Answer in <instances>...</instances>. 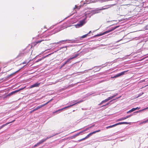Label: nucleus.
<instances>
[{
	"mask_svg": "<svg viewBox=\"0 0 148 148\" xmlns=\"http://www.w3.org/2000/svg\"><path fill=\"white\" fill-rule=\"evenodd\" d=\"M86 16L83 20L80 21L79 23L75 25L76 27V28H79L82 26L86 23Z\"/></svg>",
	"mask_w": 148,
	"mask_h": 148,
	"instance_id": "f257e3e1",
	"label": "nucleus"
},
{
	"mask_svg": "<svg viewBox=\"0 0 148 148\" xmlns=\"http://www.w3.org/2000/svg\"><path fill=\"white\" fill-rule=\"evenodd\" d=\"M118 27V26H116V27H114V28H112V29H110V30H108V31H107L105 32H104L103 33H102L101 34H97V36H100L104 35L106 34H107L109 32H110L113 31L114 29H116Z\"/></svg>",
	"mask_w": 148,
	"mask_h": 148,
	"instance_id": "f03ea898",
	"label": "nucleus"
},
{
	"mask_svg": "<svg viewBox=\"0 0 148 148\" xmlns=\"http://www.w3.org/2000/svg\"><path fill=\"white\" fill-rule=\"evenodd\" d=\"M83 100H81V101H78V102H77V103H75V104H72V105H70V106H67L66 107H65L64 108H62V109H61L58 110H57L56 111H55V112H53V114H54V113H56V112H58V111H60V110H63V109H64L66 108H69V107H71V106H73L74 105H75V104H77V103H81V102H83Z\"/></svg>",
	"mask_w": 148,
	"mask_h": 148,
	"instance_id": "7ed1b4c3",
	"label": "nucleus"
},
{
	"mask_svg": "<svg viewBox=\"0 0 148 148\" xmlns=\"http://www.w3.org/2000/svg\"><path fill=\"white\" fill-rule=\"evenodd\" d=\"M40 84V83H36L35 84L31 85L29 88H33L35 87H38Z\"/></svg>",
	"mask_w": 148,
	"mask_h": 148,
	"instance_id": "20e7f679",
	"label": "nucleus"
},
{
	"mask_svg": "<svg viewBox=\"0 0 148 148\" xmlns=\"http://www.w3.org/2000/svg\"><path fill=\"white\" fill-rule=\"evenodd\" d=\"M111 7V5H108L104 6L103 7H102L101 8L99 9V10H106L108 9L109 8H110Z\"/></svg>",
	"mask_w": 148,
	"mask_h": 148,
	"instance_id": "39448f33",
	"label": "nucleus"
},
{
	"mask_svg": "<svg viewBox=\"0 0 148 148\" xmlns=\"http://www.w3.org/2000/svg\"><path fill=\"white\" fill-rule=\"evenodd\" d=\"M79 55V53L76 54L74 56H73V57H72L71 58H69V59H68L66 62L67 63L69 62V61L71 60H72L74 58H76Z\"/></svg>",
	"mask_w": 148,
	"mask_h": 148,
	"instance_id": "423d86ee",
	"label": "nucleus"
},
{
	"mask_svg": "<svg viewBox=\"0 0 148 148\" xmlns=\"http://www.w3.org/2000/svg\"><path fill=\"white\" fill-rule=\"evenodd\" d=\"M44 40H38L36 42H34L32 43V45H33L34 46H35L36 45L42 42V41H44Z\"/></svg>",
	"mask_w": 148,
	"mask_h": 148,
	"instance_id": "0eeeda50",
	"label": "nucleus"
},
{
	"mask_svg": "<svg viewBox=\"0 0 148 148\" xmlns=\"http://www.w3.org/2000/svg\"><path fill=\"white\" fill-rule=\"evenodd\" d=\"M128 71V70L126 71H125L122 72L120 73L117 74L116 75V77H119L123 75H124L125 74V73L126 72H127Z\"/></svg>",
	"mask_w": 148,
	"mask_h": 148,
	"instance_id": "6e6552de",
	"label": "nucleus"
},
{
	"mask_svg": "<svg viewBox=\"0 0 148 148\" xmlns=\"http://www.w3.org/2000/svg\"><path fill=\"white\" fill-rule=\"evenodd\" d=\"M15 121V120L14 119V120H13V121H12L11 122L7 123H5V124L2 125L1 127H0V130L2 128H3V127H4V126L7 125H8L10 123H12V122H14V121Z\"/></svg>",
	"mask_w": 148,
	"mask_h": 148,
	"instance_id": "1a4fd4ad",
	"label": "nucleus"
},
{
	"mask_svg": "<svg viewBox=\"0 0 148 148\" xmlns=\"http://www.w3.org/2000/svg\"><path fill=\"white\" fill-rule=\"evenodd\" d=\"M130 123H128L127 122H119L118 123H116V125H121V124H129Z\"/></svg>",
	"mask_w": 148,
	"mask_h": 148,
	"instance_id": "9d476101",
	"label": "nucleus"
},
{
	"mask_svg": "<svg viewBox=\"0 0 148 148\" xmlns=\"http://www.w3.org/2000/svg\"><path fill=\"white\" fill-rule=\"evenodd\" d=\"M116 96V95H113L112 96H110L109 97H108L107 99H106L107 101H108L110 99L113 98L114 97H115Z\"/></svg>",
	"mask_w": 148,
	"mask_h": 148,
	"instance_id": "9b49d317",
	"label": "nucleus"
},
{
	"mask_svg": "<svg viewBox=\"0 0 148 148\" xmlns=\"http://www.w3.org/2000/svg\"><path fill=\"white\" fill-rule=\"evenodd\" d=\"M94 134L93 133V132H91L89 134H88L86 137V139H87L88 138H89L90 136H91L93 134Z\"/></svg>",
	"mask_w": 148,
	"mask_h": 148,
	"instance_id": "f8f14e48",
	"label": "nucleus"
},
{
	"mask_svg": "<svg viewBox=\"0 0 148 148\" xmlns=\"http://www.w3.org/2000/svg\"><path fill=\"white\" fill-rule=\"evenodd\" d=\"M140 108V107H136V108H132V109H131V110L132 112L135 110H139Z\"/></svg>",
	"mask_w": 148,
	"mask_h": 148,
	"instance_id": "ddd939ff",
	"label": "nucleus"
},
{
	"mask_svg": "<svg viewBox=\"0 0 148 148\" xmlns=\"http://www.w3.org/2000/svg\"><path fill=\"white\" fill-rule=\"evenodd\" d=\"M108 101H107V100H106V99H105L104 100H103L102 101L101 103H100L99 104V105H100L101 104H103V103H106Z\"/></svg>",
	"mask_w": 148,
	"mask_h": 148,
	"instance_id": "4468645a",
	"label": "nucleus"
},
{
	"mask_svg": "<svg viewBox=\"0 0 148 148\" xmlns=\"http://www.w3.org/2000/svg\"><path fill=\"white\" fill-rule=\"evenodd\" d=\"M126 119V117H123L122 118H120L119 119H118L117 120V121H122V120H125V119Z\"/></svg>",
	"mask_w": 148,
	"mask_h": 148,
	"instance_id": "2eb2a0df",
	"label": "nucleus"
},
{
	"mask_svg": "<svg viewBox=\"0 0 148 148\" xmlns=\"http://www.w3.org/2000/svg\"><path fill=\"white\" fill-rule=\"evenodd\" d=\"M42 108L41 106V105L40 106H38L36 107V108L34 109V111H35L38 109L40 108Z\"/></svg>",
	"mask_w": 148,
	"mask_h": 148,
	"instance_id": "dca6fc26",
	"label": "nucleus"
},
{
	"mask_svg": "<svg viewBox=\"0 0 148 148\" xmlns=\"http://www.w3.org/2000/svg\"><path fill=\"white\" fill-rule=\"evenodd\" d=\"M52 100V99H51L50 100H49V101H48L46 103H45L43 105H41V106L42 107H43L44 106H45V105H46L49 102H50L51 100Z\"/></svg>",
	"mask_w": 148,
	"mask_h": 148,
	"instance_id": "f3484780",
	"label": "nucleus"
},
{
	"mask_svg": "<svg viewBox=\"0 0 148 148\" xmlns=\"http://www.w3.org/2000/svg\"><path fill=\"white\" fill-rule=\"evenodd\" d=\"M116 126V124H114L113 125H110V126L107 127H106V129H108V128H111V127H114L115 126Z\"/></svg>",
	"mask_w": 148,
	"mask_h": 148,
	"instance_id": "a211bd4d",
	"label": "nucleus"
},
{
	"mask_svg": "<svg viewBox=\"0 0 148 148\" xmlns=\"http://www.w3.org/2000/svg\"><path fill=\"white\" fill-rule=\"evenodd\" d=\"M113 100H112L111 101H110L108 102V103H107L105 105H103L101 107H104V106H107V105H109L110 103V102H111V101H112Z\"/></svg>",
	"mask_w": 148,
	"mask_h": 148,
	"instance_id": "6ab92c4d",
	"label": "nucleus"
},
{
	"mask_svg": "<svg viewBox=\"0 0 148 148\" xmlns=\"http://www.w3.org/2000/svg\"><path fill=\"white\" fill-rule=\"evenodd\" d=\"M46 141V140L45 139H43L41 140H40L39 142L40 143V144H41L42 143Z\"/></svg>",
	"mask_w": 148,
	"mask_h": 148,
	"instance_id": "aec40b11",
	"label": "nucleus"
},
{
	"mask_svg": "<svg viewBox=\"0 0 148 148\" xmlns=\"http://www.w3.org/2000/svg\"><path fill=\"white\" fill-rule=\"evenodd\" d=\"M88 34H86L85 35L82 36L81 37V38H83L86 37L88 35Z\"/></svg>",
	"mask_w": 148,
	"mask_h": 148,
	"instance_id": "412c9836",
	"label": "nucleus"
},
{
	"mask_svg": "<svg viewBox=\"0 0 148 148\" xmlns=\"http://www.w3.org/2000/svg\"><path fill=\"white\" fill-rule=\"evenodd\" d=\"M45 57H42L41 58V59H38V60L36 61V62H38L40 61H41L42 60H43V59H44V58Z\"/></svg>",
	"mask_w": 148,
	"mask_h": 148,
	"instance_id": "4be33fe9",
	"label": "nucleus"
},
{
	"mask_svg": "<svg viewBox=\"0 0 148 148\" xmlns=\"http://www.w3.org/2000/svg\"><path fill=\"white\" fill-rule=\"evenodd\" d=\"M25 87H23V88H20L18 90H16V91H17V92H19V91H20V90H21L23 89H24L25 88Z\"/></svg>",
	"mask_w": 148,
	"mask_h": 148,
	"instance_id": "5701e85b",
	"label": "nucleus"
},
{
	"mask_svg": "<svg viewBox=\"0 0 148 148\" xmlns=\"http://www.w3.org/2000/svg\"><path fill=\"white\" fill-rule=\"evenodd\" d=\"M16 92H17L16 90H15L14 91H13L12 92H11V94L12 95H13V94H14L15 93H16Z\"/></svg>",
	"mask_w": 148,
	"mask_h": 148,
	"instance_id": "b1692460",
	"label": "nucleus"
},
{
	"mask_svg": "<svg viewBox=\"0 0 148 148\" xmlns=\"http://www.w3.org/2000/svg\"><path fill=\"white\" fill-rule=\"evenodd\" d=\"M100 131H101L100 130H96V131H94L92 132H93V133L94 134L97 132H100Z\"/></svg>",
	"mask_w": 148,
	"mask_h": 148,
	"instance_id": "393cba45",
	"label": "nucleus"
},
{
	"mask_svg": "<svg viewBox=\"0 0 148 148\" xmlns=\"http://www.w3.org/2000/svg\"><path fill=\"white\" fill-rule=\"evenodd\" d=\"M92 128V127H89L87 128H86V129H85L83 131V132H84V131H87L88 130H89L90 128Z\"/></svg>",
	"mask_w": 148,
	"mask_h": 148,
	"instance_id": "a878e982",
	"label": "nucleus"
},
{
	"mask_svg": "<svg viewBox=\"0 0 148 148\" xmlns=\"http://www.w3.org/2000/svg\"><path fill=\"white\" fill-rule=\"evenodd\" d=\"M54 136V135L52 136H51L49 137H47L45 139L46 140L47 139H48L50 138H51V137H52L53 136Z\"/></svg>",
	"mask_w": 148,
	"mask_h": 148,
	"instance_id": "bb28decb",
	"label": "nucleus"
},
{
	"mask_svg": "<svg viewBox=\"0 0 148 148\" xmlns=\"http://www.w3.org/2000/svg\"><path fill=\"white\" fill-rule=\"evenodd\" d=\"M86 139V138H85V137L84 138H83L82 139H81L79 140H78V141L79 142H80L82 140H84L85 139Z\"/></svg>",
	"mask_w": 148,
	"mask_h": 148,
	"instance_id": "cd10ccee",
	"label": "nucleus"
},
{
	"mask_svg": "<svg viewBox=\"0 0 148 148\" xmlns=\"http://www.w3.org/2000/svg\"><path fill=\"white\" fill-rule=\"evenodd\" d=\"M132 115H127L126 116V119L130 117H131L132 116Z\"/></svg>",
	"mask_w": 148,
	"mask_h": 148,
	"instance_id": "c85d7f7f",
	"label": "nucleus"
},
{
	"mask_svg": "<svg viewBox=\"0 0 148 148\" xmlns=\"http://www.w3.org/2000/svg\"><path fill=\"white\" fill-rule=\"evenodd\" d=\"M40 144V143H39V142H38V143H37L35 145H34V147H36L37 146L39 145Z\"/></svg>",
	"mask_w": 148,
	"mask_h": 148,
	"instance_id": "c756f323",
	"label": "nucleus"
},
{
	"mask_svg": "<svg viewBox=\"0 0 148 148\" xmlns=\"http://www.w3.org/2000/svg\"><path fill=\"white\" fill-rule=\"evenodd\" d=\"M131 112H132V111H131V110H129V111H128V112H127V114H128V113H131Z\"/></svg>",
	"mask_w": 148,
	"mask_h": 148,
	"instance_id": "7c9ffc66",
	"label": "nucleus"
},
{
	"mask_svg": "<svg viewBox=\"0 0 148 148\" xmlns=\"http://www.w3.org/2000/svg\"><path fill=\"white\" fill-rule=\"evenodd\" d=\"M147 122V120L143 121L142 123H146Z\"/></svg>",
	"mask_w": 148,
	"mask_h": 148,
	"instance_id": "2f4dec72",
	"label": "nucleus"
},
{
	"mask_svg": "<svg viewBox=\"0 0 148 148\" xmlns=\"http://www.w3.org/2000/svg\"><path fill=\"white\" fill-rule=\"evenodd\" d=\"M11 95H12L11 94V93H10L9 94H8V95H7V96H8V97H10Z\"/></svg>",
	"mask_w": 148,
	"mask_h": 148,
	"instance_id": "473e14b6",
	"label": "nucleus"
},
{
	"mask_svg": "<svg viewBox=\"0 0 148 148\" xmlns=\"http://www.w3.org/2000/svg\"><path fill=\"white\" fill-rule=\"evenodd\" d=\"M7 97H8V96H7V95L6 96L3 97V99H5Z\"/></svg>",
	"mask_w": 148,
	"mask_h": 148,
	"instance_id": "72a5a7b5",
	"label": "nucleus"
},
{
	"mask_svg": "<svg viewBox=\"0 0 148 148\" xmlns=\"http://www.w3.org/2000/svg\"><path fill=\"white\" fill-rule=\"evenodd\" d=\"M78 8V9H79V7H78L76 5H75V8Z\"/></svg>",
	"mask_w": 148,
	"mask_h": 148,
	"instance_id": "f704fd0d",
	"label": "nucleus"
},
{
	"mask_svg": "<svg viewBox=\"0 0 148 148\" xmlns=\"http://www.w3.org/2000/svg\"><path fill=\"white\" fill-rule=\"evenodd\" d=\"M83 132V131H82L79 132V133H78L77 135V136L80 133H82Z\"/></svg>",
	"mask_w": 148,
	"mask_h": 148,
	"instance_id": "c9c22d12",
	"label": "nucleus"
},
{
	"mask_svg": "<svg viewBox=\"0 0 148 148\" xmlns=\"http://www.w3.org/2000/svg\"><path fill=\"white\" fill-rule=\"evenodd\" d=\"M67 40H62V41H60V42H64V41H67Z\"/></svg>",
	"mask_w": 148,
	"mask_h": 148,
	"instance_id": "e433bc0d",
	"label": "nucleus"
},
{
	"mask_svg": "<svg viewBox=\"0 0 148 148\" xmlns=\"http://www.w3.org/2000/svg\"><path fill=\"white\" fill-rule=\"evenodd\" d=\"M34 111H34V110H32V111H30V113H32V112H34Z\"/></svg>",
	"mask_w": 148,
	"mask_h": 148,
	"instance_id": "4c0bfd02",
	"label": "nucleus"
},
{
	"mask_svg": "<svg viewBox=\"0 0 148 148\" xmlns=\"http://www.w3.org/2000/svg\"><path fill=\"white\" fill-rule=\"evenodd\" d=\"M116 77H116V75H115V76H114L113 77H112V78H116Z\"/></svg>",
	"mask_w": 148,
	"mask_h": 148,
	"instance_id": "58836bf2",
	"label": "nucleus"
},
{
	"mask_svg": "<svg viewBox=\"0 0 148 148\" xmlns=\"http://www.w3.org/2000/svg\"><path fill=\"white\" fill-rule=\"evenodd\" d=\"M26 63V62H24L22 63L23 64H24Z\"/></svg>",
	"mask_w": 148,
	"mask_h": 148,
	"instance_id": "ea45409f",
	"label": "nucleus"
},
{
	"mask_svg": "<svg viewBox=\"0 0 148 148\" xmlns=\"http://www.w3.org/2000/svg\"><path fill=\"white\" fill-rule=\"evenodd\" d=\"M66 63H67L66 62H65L64 63V65H65V64H66Z\"/></svg>",
	"mask_w": 148,
	"mask_h": 148,
	"instance_id": "a19ab883",
	"label": "nucleus"
},
{
	"mask_svg": "<svg viewBox=\"0 0 148 148\" xmlns=\"http://www.w3.org/2000/svg\"><path fill=\"white\" fill-rule=\"evenodd\" d=\"M91 32V31H90L88 33V34H90Z\"/></svg>",
	"mask_w": 148,
	"mask_h": 148,
	"instance_id": "79ce46f5",
	"label": "nucleus"
},
{
	"mask_svg": "<svg viewBox=\"0 0 148 148\" xmlns=\"http://www.w3.org/2000/svg\"><path fill=\"white\" fill-rule=\"evenodd\" d=\"M95 125H92V126L91 127H92L94 126Z\"/></svg>",
	"mask_w": 148,
	"mask_h": 148,
	"instance_id": "37998d69",
	"label": "nucleus"
},
{
	"mask_svg": "<svg viewBox=\"0 0 148 148\" xmlns=\"http://www.w3.org/2000/svg\"><path fill=\"white\" fill-rule=\"evenodd\" d=\"M148 109V107H147L146 108H145V109Z\"/></svg>",
	"mask_w": 148,
	"mask_h": 148,
	"instance_id": "c03bdc74",
	"label": "nucleus"
},
{
	"mask_svg": "<svg viewBox=\"0 0 148 148\" xmlns=\"http://www.w3.org/2000/svg\"><path fill=\"white\" fill-rule=\"evenodd\" d=\"M147 122H148V119H147Z\"/></svg>",
	"mask_w": 148,
	"mask_h": 148,
	"instance_id": "a18cd8bd",
	"label": "nucleus"
},
{
	"mask_svg": "<svg viewBox=\"0 0 148 148\" xmlns=\"http://www.w3.org/2000/svg\"><path fill=\"white\" fill-rule=\"evenodd\" d=\"M25 53V52H24V53H23V54H24V53Z\"/></svg>",
	"mask_w": 148,
	"mask_h": 148,
	"instance_id": "49530a36",
	"label": "nucleus"
},
{
	"mask_svg": "<svg viewBox=\"0 0 148 148\" xmlns=\"http://www.w3.org/2000/svg\"><path fill=\"white\" fill-rule=\"evenodd\" d=\"M98 12H97V13H98Z\"/></svg>",
	"mask_w": 148,
	"mask_h": 148,
	"instance_id": "de8ad7c7",
	"label": "nucleus"
}]
</instances>
